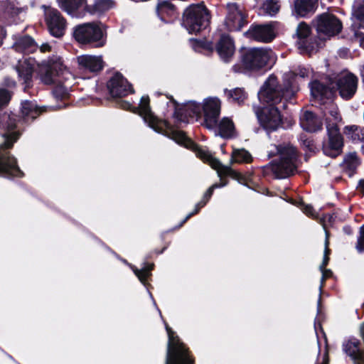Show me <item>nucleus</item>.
Segmentation results:
<instances>
[{"instance_id": "nucleus-45", "label": "nucleus", "mask_w": 364, "mask_h": 364, "mask_svg": "<svg viewBox=\"0 0 364 364\" xmlns=\"http://www.w3.org/2000/svg\"><path fill=\"white\" fill-rule=\"evenodd\" d=\"M198 211H196V208H195L193 211L188 213L186 217L179 223V225L176 227V228H181L191 216L196 214Z\"/></svg>"}, {"instance_id": "nucleus-32", "label": "nucleus", "mask_w": 364, "mask_h": 364, "mask_svg": "<svg viewBox=\"0 0 364 364\" xmlns=\"http://www.w3.org/2000/svg\"><path fill=\"white\" fill-rule=\"evenodd\" d=\"M173 9L174 7L170 2L168 1H161L158 3L156 6V13L162 21L167 23V21H164V16L165 14H169L170 13L173 12Z\"/></svg>"}, {"instance_id": "nucleus-55", "label": "nucleus", "mask_w": 364, "mask_h": 364, "mask_svg": "<svg viewBox=\"0 0 364 364\" xmlns=\"http://www.w3.org/2000/svg\"><path fill=\"white\" fill-rule=\"evenodd\" d=\"M304 145L308 147L309 149H311V146H312V143L311 141L305 140L304 141Z\"/></svg>"}, {"instance_id": "nucleus-2", "label": "nucleus", "mask_w": 364, "mask_h": 364, "mask_svg": "<svg viewBox=\"0 0 364 364\" xmlns=\"http://www.w3.org/2000/svg\"><path fill=\"white\" fill-rule=\"evenodd\" d=\"M132 112L139 114L142 117L144 123L154 132L164 134L177 144L193 150L198 157L209 162L210 166L217 170L219 177L229 176L233 178L239 179L240 174L231 168L230 166L222 164L218 159L213 157L208 151L198 147L197 144L186 136L183 132L172 129L166 121L159 120L151 112L149 96H142L138 107H134Z\"/></svg>"}, {"instance_id": "nucleus-40", "label": "nucleus", "mask_w": 364, "mask_h": 364, "mask_svg": "<svg viewBox=\"0 0 364 364\" xmlns=\"http://www.w3.org/2000/svg\"><path fill=\"white\" fill-rule=\"evenodd\" d=\"M41 79L42 82L46 85H50L53 82V72L47 68L44 73L41 74Z\"/></svg>"}, {"instance_id": "nucleus-51", "label": "nucleus", "mask_w": 364, "mask_h": 364, "mask_svg": "<svg viewBox=\"0 0 364 364\" xmlns=\"http://www.w3.org/2000/svg\"><path fill=\"white\" fill-rule=\"evenodd\" d=\"M226 185H227L226 182H222V183H214L211 186L215 190V188H219L224 187Z\"/></svg>"}, {"instance_id": "nucleus-14", "label": "nucleus", "mask_w": 364, "mask_h": 364, "mask_svg": "<svg viewBox=\"0 0 364 364\" xmlns=\"http://www.w3.org/2000/svg\"><path fill=\"white\" fill-rule=\"evenodd\" d=\"M107 87L112 97H123L134 92L131 85L120 73H115L107 82Z\"/></svg>"}, {"instance_id": "nucleus-34", "label": "nucleus", "mask_w": 364, "mask_h": 364, "mask_svg": "<svg viewBox=\"0 0 364 364\" xmlns=\"http://www.w3.org/2000/svg\"><path fill=\"white\" fill-rule=\"evenodd\" d=\"M53 96L56 100H64L69 95V90L63 85H58L53 90Z\"/></svg>"}, {"instance_id": "nucleus-50", "label": "nucleus", "mask_w": 364, "mask_h": 364, "mask_svg": "<svg viewBox=\"0 0 364 364\" xmlns=\"http://www.w3.org/2000/svg\"><path fill=\"white\" fill-rule=\"evenodd\" d=\"M120 107L124 109H131L132 105L126 101H122L120 102Z\"/></svg>"}, {"instance_id": "nucleus-7", "label": "nucleus", "mask_w": 364, "mask_h": 364, "mask_svg": "<svg viewBox=\"0 0 364 364\" xmlns=\"http://www.w3.org/2000/svg\"><path fill=\"white\" fill-rule=\"evenodd\" d=\"M329 114L335 122L341 119L339 117L338 107L331 101L327 103V106L323 110V115ZM326 130L328 134V141L323 144L322 150L326 156L331 158H336L342 152L343 146V137L339 132L336 122L327 123Z\"/></svg>"}, {"instance_id": "nucleus-44", "label": "nucleus", "mask_w": 364, "mask_h": 364, "mask_svg": "<svg viewBox=\"0 0 364 364\" xmlns=\"http://www.w3.org/2000/svg\"><path fill=\"white\" fill-rule=\"evenodd\" d=\"M309 70L305 68H299L298 73H295V75H299L301 78H304L308 76Z\"/></svg>"}, {"instance_id": "nucleus-46", "label": "nucleus", "mask_w": 364, "mask_h": 364, "mask_svg": "<svg viewBox=\"0 0 364 364\" xmlns=\"http://www.w3.org/2000/svg\"><path fill=\"white\" fill-rule=\"evenodd\" d=\"M213 191L214 189L213 188L212 186H210L207 191L206 192L204 193L203 196V199H204L205 200H206L207 202H208V200H210V198H211L212 195H213Z\"/></svg>"}, {"instance_id": "nucleus-12", "label": "nucleus", "mask_w": 364, "mask_h": 364, "mask_svg": "<svg viewBox=\"0 0 364 364\" xmlns=\"http://www.w3.org/2000/svg\"><path fill=\"white\" fill-rule=\"evenodd\" d=\"M45 21L51 36L60 38L64 35L67 23L58 9L51 7L46 8Z\"/></svg>"}, {"instance_id": "nucleus-52", "label": "nucleus", "mask_w": 364, "mask_h": 364, "mask_svg": "<svg viewBox=\"0 0 364 364\" xmlns=\"http://www.w3.org/2000/svg\"><path fill=\"white\" fill-rule=\"evenodd\" d=\"M358 188L364 194V180L359 181Z\"/></svg>"}, {"instance_id": "nucleus-29", "label": "nucleus", "mask_w": 364, "mask_h": 364, "mask_svg": "<svg viewBox=\"0 0 364 364\" xmlns=\"http://www.w3.org/2000/svg\"><path fill=\"white\" fill-rule=\"evenodd\" d=\"M225 93L226 94L228 100L236 102L239 105L243 102L246 98V94L244 90L241 88H235L230 90L225 89Z\"/></svg>"}, {"instance_id": "nucleus-58", "label": "nucleus", "mask_w": 364, "mask_h": 364, "mask_svg": "<svg viewBox=\"0 0 364 364\" xmlns=\"http://www.w3.org/2000/svg\"><path fill=\"white\" fill-rule=\"evenodd\" d=\"M360 75L364 82V65L360 68Z\"/></svg>"}, {"instance_id": "nucleus-48", "label": "nucleus", "mask_w": 364, "mask_h": 364, "mask_svg": "<svg viewBox=\"0 0 364 364\" xmlns=\"http://www.w3.org/2000/svg\"><path fill=\"white\" fill-rule=\"evenodd\" d=\"M6 36V31L5 28L0 26V46L3 44V40Z\"/></svg>"}, {"instance_id": "nucleus-53", "label": "nucleus", "mask_w": 364, "mask_h": 364, "mask_svg": "<svg viewBox=\"0 0 364 364\" xmlns=\"http://www.w3.org/2000/svg\"><path fill=\"white\" fill-rule=\"evenodd\" d=\"M148 293H149V295L150 298H151V300L153 301L154 305L156 307V309H157V310H158L159 313V314H160V315L161 316V311H160V310L159 309V308L157 307L156 304V302H155V301H154V297H153V296H152L151 293L149 291H148Z\"/></svg>"}, {"instance_id": "nucleus-27", "label": "nucleus", "mask_w": 364, "mask_h": 364, "mask_svg": "<svg viewBox=\"0 0 364 364\" xmlns=\"http://www.w3.org/2000/svg\"><path fill=\"white\" fill-rule=\"evenodd\" d=\"M14 48L18 52L31 53L36 48L35 42L31 37L23 36L15 43Z\"/></svg>"}, {"instance_id": "nucleus-47", "label": "nucleus", "mask_w": 364, "mask_h": 364, "mask_svg": "<svg viewBox=\"0 0 364 364\" xmlns=\"http://www.w3.org/2000/svg\"><path fill=\"white\" fill-rule=\"evenodd\" d=\"M213 191L214 189L213 188L212 186H210L207 191L206 192L204 193L203 196V199H204L205 200H206L207 202H208V200H210V198H211L212 195H213Z\"/></svg>"}, {"instance_id": "nucleus-39", "label": "nucleus", "mask_w": 364, "mask_h": 364, "mask_svg": "<svg viewBox=\"0 0 364 364\" xmlns=\"http://www.w3.org/2000/svg\"><path fill=\"white\" fill-rule=\"evenodd\" d=\"M355 247L358 252H364V225L360 228V236L358 238Z\"/></svg>"}, {"instance_id": "nucleus-31", "label": "nucleus", "mask_w": 364, "mask_h": 364, "mask_svg": "<svg viewBox=\"0 0 364 364\" xmlns=\"http://www.w3.org/2000/svg\"><path fill=\"white\" fill-rule=\"evenodd\" d=\"M359 164V161L355 152L347 154L343 161L344 168L348 169L350 172H353Z\"/></svg>"}, {"instance_id": "nucleus-61", "label": "nucleus", "mask_w": 364, "mask_h": 364, "mask_svg": "<svg viewBox=\"0 0 364 364\" xmlns=\"http://www.w3.org/2000/svg\"><path fill=\"white\" fill-rule=\"evenodd\" d=\"M362 35H363V33H358V31H356V30L355 31V36L360 37V36H361Z\"/></svg>"}, {"instance_id": "nucleus-36", "label": "nucleus", "mask_w": 364, "mask_h": 364, "mask_svg": "<svg viewBox=\"0 0 364 364\" xmlns=\"http://www.w3.org/2000/svg\"><path fill=\"white\" fill-rule=\"evenodd\" d=\"M360 132L358 127L355 125L346 127V134L350 137L353 141L360 140Z\"/></svg>"}, {"instance_id": "nucleus-3", "label": "nucleus", "mask_w": 364, "mask_h": 364, "mask_svg": "<svg viewBox=\"0 0 364 364\" xmlns=\"http://www.w3.org/2000/svg\"><path fill=\"white\" fill-rule=\"evenodd\" d=\"M293 95L294 90L289 82L282 86L274 75H270L264 82L257 96L260 102L269 105L255 112L259 124L267 133L276 131L282 126V117L275 105L281 102L283 99H290Z\"/></svg>"}, {"instance_id": "nucleus-60", "label": "nucleus", "mask_w": 364, "mask_h": 364, "mask_svg": "<svg viewBox=\"0 0 364 364\" xmlns=\"http://www.w3.org/2000/svg\"><path fill=\"white\" fill-rule=\"evenodd\" d=\"M317 305H318V311L320 306H321V295L319 296V299L318 300Z\"/></svg>"}, {"instance_id": "nucleus-8", "label": "nucleus", "mask_w": 364, "mask_h": 364, "mask_svg": "<svg viewBox=\"0 0 364 364\" xmlns=\"http://www.w3.org/2000/svg\"><path fill=\"white\" fill-rule=\"evenodd\" d=\"M73 35L82 45L89 44L100 48L106 43V32L102 23L92 22L79 24L73 28Z\"/></svg>"}, {"instance_id": "nucleus-49", "label": "nucleus", "mask_w": 364, "mask_h": 364, "mask_svg": "<svg viewBox=\"0 0 364 364\" xmlns=\"http://www.w3.org/2000/svg\"><path fill=\"white\" fill-rule=\"evenodd\" d=\"M40 50L43 53L49 51L50 50V46L47 43H42L40 47Z\"/></svg>"}, {"instance_id": "nucleus-23", "label": "nucleus", "mask_w": 364, "mask_h": 364, "mask_svg": "<svg viewBox=\"0 0 364 364\" xmlns=\"http://www.w3.org/2000/svg\"><path fill=\"white\" fill-rule=\"evenodd\" d=\"M318 0H294V13L297 16L306 17L314 13L317 7Z\"/></svg>"}, {"instance_id": "nucleus-24", "label": "nucleus", "mask_w": 364, "mask_h": 364, "mask_svg": "<svg viewBox=\"0 0 364 364\" xmlns=\"http://www.w3.org/2000/svg\"><path fill=\"white\" fill-rule=\"evenodd\" d=\"M60 9L72 17H78V10L82 8L85 0H57Z\"/></svg>"}, {"instance_id": "nucleus-56", "label": "nucleus", "mask_w": 364, "mask_h": 364, "mask_svg": "<svg viewBox=\"0 0 364 364\" xmlns=\"http://www.w3.org/2000/svg\"><path fill=\"white\" fill-rule=\"evenodd\" d=\"M207 203L208 202L206 200H205L204 199L202 198L201 200H200L198 203L200 205V207L202 208L203 207H204L206 205Z\"/></svg>"}, {"instance_id": "nucleus-63", "label": "nucleus", "mask_w": 364, "mask_h": 364, "mask_svg": "<svg viewBox=\"0 0 364 364\" xmlns=\"http://www.w3.org/2000/svg\"><path fill=\"white\" fill-rule=\"evenodd\" d=\"M361 44L363 45V46L364 48V37L362 38Z\"/></svg>"}, {"instance_id": "nucleus-38", "label": "nucleus", "mask_w": 364, "mask_h": 364, "mask_svg": "<svg viewBox=\"0 0 364 364\" xmlns=\"http://www.w3.org/2000/svg\"><path fill=\"white\" fill-rule=\"evenodd\" d=\"M328 233L327 231H326L325 250H324L322 264L319 266L320 269H323V268H324L328 264V262L329 260V257L328 256V255L329 254V250L328 248Z\"/></svg>"}, {"instance_id": "nucleus-19", "label": "nucleus", "mask_w": 364, "mask_h": 364, "mask_svg": "<svg viewBox=\"0 0 364 364\" xmlns=\"http://www.w3.org/2000/svg\"><path fill=\"white\" fill-rule=\"evenodd\" d=\"M310 28L305 23H300L296 31V36L297 38L296 44L298 48L303 52H309L313 49L311 44L310 38Z\"/></svg>"}, {"instance_id": "nucleus-21", "label": "nucleus", "mask_w": 364, "mask_h": 364, "mask_svg": "<svg viewBox=\"0 0 364 364\" xmlns=\"http://www.w3.org/2000/svg\"><path fill=\"white\" fill-rule=\"evenodd\" d=\"M309 86L311 94L314 99L321 102L325 100L329 101L333 88L331 83L326 85L318 80H314L309 84Z\"/></svg>"}, {"instance_id": "nucleus-64", "label": "nucleus", "mask_w": 364, "mask_h": 364, "mask_svg": "<svg viewBox=\"0 0 364 364\" xmlns=\"http://www.w3.org/2000/svg\"><path fill=\"white\" fill-rule=\"evenodd\" d=\"M166 249V247H164L161 252H159V253L161 254V253H163L164 250Z\"/></svg>"}, {"instance_id": "nucleus-59", "label": "nucleus", "mask_w": 364, "mask_h": 364, "mask_svg": "<svg viewBox=\"0 0 364 364\" xmlns=\"http://www.w3.org/2000/svg\"><path fill=\"white\" fill-rule=\"evenodd\" d=\"M321 364H328V358H327L326 355H324V358H323V362Z\"/></svg>"}, {"instance_id": "nucleus-15", "label": "nucleus", "mask_w": 364, "mask_h": 364, "mask_svg": "<svg viewBox=\"0 0 364 364\" xmlns=\"http://www.w3.org/2000/svg\"><path fill=\"white\" fill-rule=\"evenodd\" d=\"M36 65L34 58L23 55L17 60L15 69L20 80H23L25 87H28L31 84L32 75Z\"/></svg>"}, {"instance_id": "nucleus-54", "label": "nucleus", "mask_w": 364, "mask_h": 364, "mask_svg": "<svg viewBox=\"0 0 364 364\" xmlns=\"http://www.w3.org/2000/svg\"><path fill=\"white\" fill-rule=\"evenodd\" d=\"M343 231L347 235H350L352 233V230L349 226H346L343 228Z\"/></svg>"}, {"instance_id": "nucleus-42", "label": "nucleus", "mask_w": 364, "mask_h": 364, "mask_svg": "<svg viewBox=\"0 0 364 364\" xmlns=\"http://www.w3.org/2000/svg\"><path fill=\"white\" fill-rule=\"evenodd\" d=\"M3 85L7 87H14L16 86V82L9 77H6L3 82Z\"/></svg>"}, {"instance_id": "nucleus-17", "label": "nucleus", "mask_w": 364, "mask_h": 364, "mask_svg": "<svg viewBox=\"0 0 364 364\" xmlns=\"http://www.w3.org/2000/svg\"><path fill=\"white\" fill-rule=\"evenodd\" d=\"M244 35L250 39L263 43H269L275 38L272 28L267 24L252 25Z\"/></svg>"}, {"instance_id": "nucleus-41", "label": "nucleus", "mask_w": 364, "mask_h": 364, "mask_svg": "<svg viewBox=\"0 0 364 364\" xmlns=\"http://www.w3.org/2000/svg\"><path fill=\"white\" fill-rule=\"evenodd\" d=\"M322 273V277L321 278V285L319 287V290L321 291V289L323 284L326 278L329 277L332 274V272L330 269H326L325 267L323 269H320Z\"/></svg>"}, {"instance_id": "nucleus-57", "label": "nucleus", "mask_w": 364, "mask_h": 364, "mask_svg": "<svg viewBox=\"0 0 364 364\" xmlns=\"http://www.w3.org/2000/svg\"><path fill=\"white\" fill-rule=\"evenodd\" d=\"M207 203L208 202L206 200H205L204 199L202 198L201 200H200L198 203L200 205V207L202 208L203 207H204L206 205Z\"/></svg>"}, {"instance_id": "nucleus-26", "label": "nucleus", "mask_w": 364, "mask_h": 364, "mask_svg": "<svg viewBox=\"0 0 364 364\" xmlns=\"http://www.w3.org/2000/svg\"><path fill=\"white\" fill-rule=\"evenodd\" d=\"M116 257L120 260L122 261L124 264H127V266H129L132 269V271L134 272V273L135 274V275L138 277V279H139V281L144 285L146 286V279L151 276V271L154 268V264H146V263H144V266L141 268V269H138L136 267H135L134 265H132V264L129 263L126 259H123V258H121L119 257L118 255H116Z\"/></svg>"}, {"instance_id": "nucleus-4", "label": "nucleus", "mask_w": 364, "mask_h": 364, "mask_svg": "<svg viewBox=\"0 0 364 364\" xmlns=\"http://www.w3.org/2000/svg\"><path fill=\"white\" fill-rule=\"evenodd\" d=\"M268 151V157L272 158L278 155L279 159L273 161L264 168L270 170L274 177L278 179L286 178L294 173L296 169L295 161L297 154L295 148L290 144L283 143L278 145L272 144Z\"/></svg>"}, {"instance_id": "nucleus-37", "label": "nucleus", "mask_w": 364, "mask_h": 364, "mask_svg": "<svg viewBox=\"0 0 364 364\" xmlns=\"http://www.w3.org/2000/svg\"><path fill=\"white\" fill-rule=\"evenodd\" d=\"M11 98V92L6 89L0 88V108L6 106Z\"/></svg>"}, {"instance_id": "nucleus-22", "label": "nucleus", "mask_w": 364, "mask_h": 364, "mask_svg": "<svg viewBox=\"0 0 364 364\" xmlns=\"http://www.w3.org/2000/svg\"><path fill=\"white\" fill-rule=\"evenodd\" d=\"M79 65L90 72H97L102 69L103 61L101 56L82 55L77 57Z\"/></svg>"}, {"instance_id": "nucleus-16", "label": "nucleus", "mask_w": 364, "mask_h": 364, "mask_svg": "<svg viewBox=\"0 0 364 364\" xmlns=\"http://www.w3.org/2000/svg\"><path fill=\"white\" fill-rule=\"evenodd\" d=\"M215 50L221 61L225 63H230L235 53L232 38L229 35H221L215 45Z\"/></svg>"}, {"instance_id": "nucleus-25", "label": "nucleus", "mask_w": 364, "mask_h": 364, "mask_svg": "<svg viewBox=\"0 0 364 364\" xmlns=\"http://www.w3.org/2000/svg\"><path fill=\"white\" fill-rule=\"evenodd\" d=\"M352 26L354 29L364 28V0L354 2L352 9Z\"/></svg>"}, {"instance_id": "nucleus-11", "label": "nucleus", "mask_w": 364, "mask_h": 364, "mask_svg": "<svg viewBox=\"0 0 364 364\" xmlns=\"http://www.w3.org/2000/svg\"><path fill=\"white\" fill-rule=\"evenodd\" d=\"M247 23V16L242 6L233 2L226 4L225 26L228 31H239Z\"/></svg>"}, {"instance_id": "nucleus-43", "label": "nucleus", "mask_w": 364, "mask_h": 364, "mask_svg": "<svg viewBox=\"0 0 364 364\" xmlns=\"http://www.w3.org/2000/svg\"><path fill=\"white\" fill-rule=\"evenodd\" d=\"M301 210L307 215H314V209L313 207L310 205H303Z\"/></svg>"}, {"instance_id": "nucleus-10", "label": "nucleus", "mask_w": 364, "mask_h": 364, "mask_svg": "<svg viewBox=\"0 0 364 364\" xmlns=\"http://www.w3.org/2000/svg\"><path fill=\"white\" fill-rule=\"evenodd\" d=\"M313 25L319 35L332 37L338 34L342 29V23L334 15L323 13L313 21Z\"/></svg>"}, {"instance_id": "nucleus-62", "label": "nucleus", "mask_w": 364, "mask_h": 364, "mask_svg": "<svg viewBox=\"0 0 364 364\" xmlns=\"http://www.w3.org/2000/svg\"><path fill=\"white\" fill-rule=\"evenodd\" d=\"M195 208H196V211H199L201 208L198 203L196 204Z\"/></svg>"}, {"instance_id": "nucleus-13", "label": "nucleus", "mask_w": 364, "mask_h": 364, "mask_svg": "<svg viewBox=\"0 0 364 364\" xmlns=\"http://www.w3.org/2000/svg\"><path fill=\"white\" fill-rule=\"evenodd\" d=\"M336 86L340 96L344 100H349L356 92L358 77L350 73L342 74L336 80Z\"/></svg>"}, {"instance_id": "nucleus-9", "label": "nucleus", "mask_w": 364, "mask_h": 364, "mask_svg": "<svg viewBox=\"0 0 364 364\" xmlns=\"http://www.w3.org/2000/svg\"><path fill=\"white\" fill-rule=\"evenodd\" d=\"M210 19L209 11L203 4L191 5L183 13L182 24L189 33H197L209 26Z\"/></svg>"}, {"instance_id": "nucleus-33", "label": "nucleus", "mask_w": 364, "mask_h": 364, "mask_svg": "<svg viewBox=\"0 0 364 364\" xmlns=\"http://www.w3.org/2000/svg\"><path fill=\"white\" fill-rule=\"evenodd\" d=\"M280 6L278 0H266L263 5L264 12L269 16H274L279 10Z\"/></svg>"}, {"instance_id": "nucleus-18", "label": "nucleus", "mask_w": 364, "mask_h": 364, "mask_svg": "<svg viewBox=\"0 0 364 364\" xmlns=\"http://www.w3.org/2000/svg\"><path fill=\"white\" fill-rule=\"evenodd\" d=\"M173 104L175 109H176V102L173 100ZM202 108L203 109V105L201 106L199 103H197L195 101H190L186 103L180 110L176 109L174 115L178 121L188 122V117H199Z\"/></svg>"}, {"instance_id": "nucleus-28", "label": "nucleus", "mask_w": 364, "mask_h": 364, "mask_svg": "<svg viewBox=\"0 0 364 364\" xmlns=\"http://www.w3.org/2000/svg\"><path fill=\"white\" fill-rule=\"evenodd\" d=\"M165 364H193L189 353H166Z\"/></svg>"}, {"instance_id": "nucleus-35", "label": "nucleus", "mask_w": 364, "mask_h": 364, "mask_svg": "<svg viewBox=\"0 0 364 364\" xmlns=\"http://www.w3.org/2000/svg\"><path fill=\"white\" fill-rule=\"evenodd\" d=\"M109 3V0H99L94 5L92 10H89L87 6H86V9L90 13L95 14L104 10L108 9Z\"/></svg>"}, {"instance_id": "nucleus-5", "label": "nucleus", "mask_w": 364, "mask_h": 364, "mask_svg": "<svg viewBox=\"0 0 364 364\" xmlns=\"http://www.w3.org/2000/svg\"><path fill=\"white\" fill-rule=\"evenodd\" d=\"M276 60L272 50L268 47L243 49L240 53V64L232 66L235 73H246L271 66Z\"/></svg>"}, {"instance_id": "nucleus-6", "label": "nucleus", "mask_w": 364, "mask_h": 364, "mask_svg": "<svg viewBox=\"0 0 364 364\" xmlns=\"http://www.w3.org/2000/svg\"><path fill=\"white\" fill-rule=\"evenodd\" d=\"M204 125L209 129H218L219 135L223 138L235 136L232 121L224 117L218 123L220 113V101L218 97H208L203 102Z\"/></svg>"}, {"instance_id": "nucleus-30", "label": "nucleus", "mask_w": 364, "mask_h": 364, "mask_svg": "<svg viewBox=\"0 0 364 364\" xmlns=\"http://www.w3.org/2000/svg\"><path fill=\"white\" fill-rule=\"evenodd\" d=\"M251 154L245 149H235L232 151L231 161L235 163H249L252 161Z\"/></svg>"}, {"instance_id": "nucleus-20", "label": "nucleus", "mask_w": 364, "mask_h": 364, "mask_svg": "<svg viewBox=\"0 0 364 364\" xmlns=\"http://www.w3.org/2000/svg\"><path fill=\"white\" fill-rule=\"evenodd\" d=\"M300 125L308 132H315L322 128V121L312 112L306 111L300 117Z\"/></svg>"}, {"instance_id": "nucleus-1", "label": "nucleus", "mask_w": 364, "mask_h": 364, "mask_svg": "<svg viewBox=\"0 0 364 364\" xmlns=\"http://www.w3.org/2000/svg\"><path fill=\"white\" fill-rule=\"evenodd\" d=\"M44 109L37 106L36 101L23 100L21 102V119L16 123L15 115L4 113L0 114V129L3 142L0 144V168L2 169L0 176L11 178L21 177L23 172L17 165L16 159L11 156L8 149L18 140L21 132V125L28 124L36 119Z\"/></svg>"}]
</instances>
